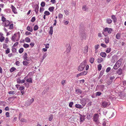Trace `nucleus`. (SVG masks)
I'll return each mask as SVG.
<instances>
[{
    "mask_svg": "<svg viewBox=\"0 0 126 126\" xmlns=\"http://www.w3.org/2000/svg\"><path fill=\"white\" fill-rule=\"evenodd\" d=\"M88 47L87 46H86L84 47L83 51L84 53L86 54L88 52Z\"/></svg>",
    "mask_w": 126,
    "mask_h": 126,
    "instance_id": "obj_13",
    "label": "nucleus"
},
{
    "mask_svg": "<svg viewBox=\"0 0 126 126\" xmlns=\"http://www.w3.org/2000/svg\"><path fill=\"white\" fill-rule=\"evenodd\" d=\"M38 26L37 25H35L34 27L33 30L35 31H36L38 29Z\"/></svg>",
    "mask_w": 126,
    "mask_h": 126,
    "instance_id": "obj_51",
    "label": "nucleus"
},
{
    "mask_svg": "<svg viewBox=\"0 0 126 126\" xmlns=\"http://www.w3.org/2000/svg\"><path fill=\"white\" fill-rule=\"evenodd\" d=\"M35 20V17H33L32 18L31 21L32 22H34Z\"/></svg>",
    "mask_w": 126,
    "mask_h": 126,
    "instance_id": "obj_57",
    "label": "nucleus"
},
{
    "mask_svg": "<svg viewBox=\"0 0 126 126\" xmlns=\"http://www.w3.org/2000/svg\"><path fill=\"white\" fill-rule=\"evenodd\" d=\"M5 115L7 117H10L9 113L8 112H7L5 113Z\"/></svg>",
    "mask_w": 126,
    "mask_h": 126,
    "instance_id": "obj_63",
    "label": "nucleus"
},
{
    "mask_svg": "<svg viewBox=\"0 0 126 126\" xmlns=\"http://www.w3.org/2000/svg\"><path fill=\"white\" fill-rule=\"evenodd\" d=\"M111 50V49L110 48H108L106 51V52L107 53H109Z\"/></svg>",
    "mask_w": 126,
    "mask_h": 126,
    "instance_id": "obj_52",
    "label": "nucleus"
},
{
    "mask_svg": "<svg viewBox=\"0 0 126 126\" xmlns=\"http://www.w3.org/2000/svg\"><path fill=\"white\" fill-rule=\"evenodd\" d=\"M119 75H120L122 74V69L121 68L118 69L116 72Z\"/></svg>",
    "mask_w": 126,
    "mask_h": 126,
    "instance_id": "obj_15",
    "label": "nucleus"
},
{
    "mask_svg": "<svg viewBox=\"0 0 126 126\" xmlns=\"http://www.w3.org/2000/svg\"><path fill=\"white\" fill-rule=\"evenodd\" d=\"M1 20L3 23L6 20V18L3 16H2L1 17Z\"/></svg>",
    "mask_w": 126,
    "mask_h": 126,
    "instance_id": "obj_53",
    "label": "nucleus"
},
{
    "mask_svg": "<svg viewBox=\"0 0 126 126\" xmlns=\"http://www.w3.org/2000/svg\"><path fill=\"white\" fill-rule=\"evenodd\" d=\"M44 9L43 7H41L40 9V13H42L44 10Z\"/></svg>",
    "mask_w": 126,
    "mask_h": 126,
    "instance_id": "obj_62",
    "label": "nucleus"
},
{
    "mask_svg": "<svg viewBox=\"0 0 126 126\" xmlns=\"http://www.w3.org/2000/svg\"><path fill=\"white\" fill-rule=\"evenodd\" d=\"M23 57L24 60H27L28 57L27 53H25L23 56Z\"/></svg>",
    "mask_w": 126,
    "mask_h": 126,
    "instance_id": "obj_29",
    "label": "nucleus"
},
{
    "mask_svg": "<svg viewBox=\"0 0 126 126\" xmlns=\"http://www.w3.org/2000/svg\"><path fill=\"white\" fill-rule=\"evenodd\" d=\"M53 27L51 26L49 28V34L52 35L53 33Z\"/></svg>",
    "mask_w": 126,
    "mask_h": 126,
    "instance_id": "obj_17",
    "label": "nucleus"
},
{
    "mask_svg": "<svg viewBox=\"0 0 126 126\" xmlns=\"http://www.w3.org/2000/svg\"><path fill=\"white\" fill-rule=\"evenodd\" d=\"M20 33L19 32L14 34L12 36L11 39L12 41L15 42L19 41L20 38Z\"/></svg>",
    "mask_w": 126,
    "mask_h": 126,
    "instance_id": "obj_1",
    "label": "nucleus"
},
{
    "mask_svg": "<svg viewBox=\"0 0 126 126\" xmlns=\"http://www.w3.org/2000/svg\"><path fill=\"white\" fill-rule=\"evenodd\" d=\"M112 22V20L110 18H107L106 20V22L108 24H111Z\"/></svg>",
    "mask_w": 126,
    "mask_h": 126,
    "instance_id": "obj_22",
    "label": "nucleus"
},
{
    "mask_svg": "<svg viewBox=\"0 0 126 126\" xmlns=\"http://www.w3.org/2000/svg\"><path fill=\"white\" fill-rule=\"evenodd\" d=\"M75 107L77 108H78L79 109H81L83 108V107L81 105L77 104L75 105Z\"/></svg>",
    "mask_w": 126,
    "mask_h": 126,
    "instance_id": "obj_23",
    "label": "nucleus"
},
{
    "mask_svg": "<svg viewBox=\"0 0 126 126\" xmlns=\"http://www.w3.org/2000/svg\"><path fill=\"white\" fill-rule=\"evenodd\" d=\"M34 101V99L33 98H32L30 100H27L25 104L27 106H29Z\"/></svg>",
    "mask_w": 126,
    "mask_h": 126,
    "instance_id": "obj_4",
    "label": "nucleus"
},
{
    "mask_svg": "<svg viewBox=\"0 0 126 126\" xmlns=\"http://www.w3.org/2000/svg\"><path fill=\"white\" fill-rule=\"evenodd\" d=\"M120 36L121 33H118L116 34V37L117 39H120Z\"/></svg>",
    "mask_w": 126,
    "mask_h": 126,
    "instance_id": "obj_26",
    "label": "nucleus"
},
{
    "mask_svg": "<svg viewBox=\"0 0 126 126\" xmlns=\"http://www.w3.org/2000/svg\"><path fill=\"white\" fill-rule=\"evenodd\" d=\"M94 58L93 57H92L90 59L89 61L91 63H93L94 62Z\"/></svg>",
    "mask_w": 126,
    "mask_h": 126,
    "instance_id": "obj_36",
    "label": "nucleus"
},
{
    "mask_svg": "<svg viewBox=\"0 0 126 126\" xmlns=\"http://www.w3.org/2000/svg\"><path fill=\"white\" fill-rule=\"evenodd\" d=\"M86 64V61L84 60L78 67V70L79 71H82L84 68Z\"/></svg>",
    "mask_w": 126,
    "mask_h": 126,
    "instance_id": "obj_2",
    "label": "nucleus"
},
{
    "mask_svg": "<svg viewBox=\"0 0 126 126\" xmlns=\"http://www.w3.org/2000/svg\"><path fill=\"white\" fill-rule=\"evenodd\" d=\"M63 14L59 13L58 15V17L59 19H61L63 18Z\"/></svg>",
    "mask_w": 126,
    "mask_h": 126,
    "instance_id": "obj_41",
    "label": "nucleus"
},
{
    "mask_svg": "<svg viewBox=\"0 0 126 126\" xmlns=\"http://www.w3.org/2000/svg\"><path fill=\"white\" fill-rule=\"evenodd\" d=\"M16 92L15 91H11L9 92L8 93L10 94H15Z\"/></svg>",
    "mask_w": 126,
    "mask_h": 126,
    "instance_id": "obj_46",
    "label": "nucleus"
},
{
    "mask_svg": "<svg viewBox=\"0 0 126 126\" xmlns=\"http://www.w3.org/2000/svg\"><path fill=\"white\" fill-rule=\"evenodd\" d=\"M69 11L68 10H64V12L65 14L67 16L69 14V12H68Z\"/></svg>",
    "mask_w": 126,
    "mask_h": 126,
    "instance_id": "obj_54",
    "label": "nucleus"
},
{
    "mask_svg": "<svg viewBox=\"0 0 126 126\" xmlns=\"http://www.w3.org/2000/svg\"><path fill=\"white\" fill-rule=\"evenodd\" d=\"M100 55L102 57L105 58L106 56V54L105 52H101L100 53Z\"/></svg>",
    "mask_w": 126,
    "mask_h": 126,
    "instance_id": "obj_18",
    "label": "nucleus"
},
{
    "mask_svg": "<svg viewBox=\"0 0 126 126\" xmlns=\"http://www.w3.org/2000/svg\"><path fill=\"white\" fill-rule=\"evenodd\" d=\"M13 28V24H11L10 25L9 29H12Z\"/></svg>",
    "mask_w": 126,
    "mask_h": 126,
    "instance_id": "obj_64",
    "label": "nucleus"
},
{
    "mask_svg": "<svg viewBox=\"0 0 126 126\" xmlns=\"http://www.w3.org/2000/svg\"><path fill=\"white\" fill-rule=\"evenodd\" d=\"M119 67V66L118 65L117 63H116L113 67V68L115 70H116Z\"/></svg>",
    "mask_w": 126,
    "mask_h": 126,
    "instance_id": "obj_31",
    "label": "nucleus"
},
{
    "mask_svg": "<svg viewBox=\"0 0 126 126\" xmlns=\"http://www.w3.org/2000/svg\"><path fill=\"white\" fill-rule=\"evenodd\" d=\"M54 7L53 6H52L50 7H49L48 8V10L50 12H53L54 11Z\"/></svg>",
    "mask_w": 126,
    "mask_h": 126,
    "instance_id": "obj_28",
    "label": "nucleus"
},
{
    "mask_svg": "<svg viewBox=\"0 0 126 126\" xmlns=\"http://www.w3.org/2000/svg\"><path fill=\"white\" fill-rule=\"evenodd\" d=\"M103 61V58L101 57H99L97 59V62L98 63H100Z\"/></svg>",
    "mask_w": 126,
    "mask_h": 126,
    "instance_id": "obj_19",
    "label": "nucleus"
},
{
    "mask_svg": "<svg viewBox=\"0 0 126 126\" xmlns=\"http://www.w3.org/2000/svg\"><path fill=\"white\" fill-rule=\"evenodd\" d=\"M3 34L2 33H0V41L2 42L5 40V37L3 36Z\"/></svg>",
    "mask_w": 126,
    "mask_h": 126,
    "instance_id": "obj_12",
    "label": "nucleus"
},
{
    "mask_svg": "<svg viewBox=\"0 0 126 126\" xmlns=\"http://www.w3.org/2000/svg\"><path fill=\"white\" fill-rule=\"evenodd\" d=\"M104 85H102L99 86V88L100 90L103 91L104 89Z\"/></svg>",
    "mask_w": 126,
    "mask_h": 126,
    "instance_id": "obj_34",
    "label": "nucleus"
},
{
    "mask_svg": "<svg viewBox=\"0 0 126 126\" xmlns=\"http://www.w3.org/2000/svg\"><path fill=\"white\" fill-rule=\"evenodd\" d=\"M20 121L21 122H27L26 120L23 118H22L20 120Z\"/></svg>",
    "mask_w": 126,
    "mask_h": 126,
    "instance_id": "obj_59",
    "label": "nucleus"
},
{
    "mask_svg": "<svg viewBox=\"0 0 126 126\" xmlns=\"http://www.w3.org/2000/svg\"><path fill=\"white\" fill-rule=\"evenodd\" d=\"M84 116L80 115V123H82L83 121L84 120Z\"/></svg>",
    "mask_w": 126,
    "mask_h": 126,
    "instance_id": "obj_20",
    "label": "nucleus"
},
{
    "mask_svg": "<svg viewBox=\"0 0 126 126\" xmlns=\"http://www.w3.org/2000/svg\"><path fill=\"white\" fill-rule=\"evenodd\" d=\"M3 48L4 49H6L8 47L6 44L4 43L3 44Z\"/></svg>",
    "mask_w": 126,
    "mask_h": 126,
    "instance_id": "obj_45",
    "label": "nucleus"
},
{
    "mask_svg": "<svg viewBox=\"0 0 126 126\" xmlns=\"http://www.w3.org/2000/svg\"><path fill=\"white\" fill-rule=\"evenodd\" d=\"M110 104L109 102H103L102 103V106L104 108H106Z\"/></svg>",
    "mask_w": 126,
    "mask_h": 126,
    "instance_id": "obj_6",
    "label": "nucleus"
},
{
    "mask_svg": "<svg viewBox=\"0 0 126 126\" xmlns=\"http://www.w3.org/2000/svg\"><path fill=\"white\" fill-rule=\"evenodd\" d=\"M102 65L101 64H99L98 65V71H100L101 69Z\"/></svg>",
    "mask_w": 126,
    "mask_h": 126,
    "instance_id": "obj_40",
    "label": "nucleus"
},
{
    "mask_svg": "<svg viewBox=\"0 0 126 126\" xmlns=\"http://www.w3.org/2000/svg\"><path fill=\"white\" fill-rule=\"evenodd\" d=\"M101 94V93L100 92H96L95 93L96 95L97 96H99Z\"/></svg>",
    "mask_w": 126,
    "mask_h": 126,
    "instance_id": "obj_43",
    "label": "nucleus"
},
{
    "mask_svg": "<svg viewBox=\"0 0 126 126\" xmlns=\"http://www.w3.org/2000/svg\"><path fill=\"white\" fill-rule=\"evenodd\" d=\"M41 6L44 7L45 6V3L44 2H42L41 3Z\"/></svg>",
    "mask_w": 126,
    "mask_h": 126,
    "instance_id": "obj_56",
    "label": "nucleus"
},
{
    "mask_svg": "<svg viewBox=\"0 0 126 126\" xmlns=\"http://www.w3.org/2000/svg\"><path fill=\"white\" fill-rule=\"evenodd\" d=\"M44 14L45 15H46L47 16H49L50 14V13L47 11H45L44 13Z\"/></svg>",
    "mask_w": 126,
    "mask_h": 126,
    "instance_id": "obj_38",
    "label": "nucleus"
},
{
    "mask_svg": "<svg viewBox=\"0 0 126 126\" xmlns=\"http://www.w3.org/2000/svg\"><path fill=\"white\" fill-rule=\"evenodd\" d=\"M87 71H85L82 72H81V73H82V75H85L87 74Z\"/></svg>",
    "mask_w": 126,
    "mask_h": 126,
    "instance_id": "obj_58",
    "label": "nucleus"
},
{
    "mask_svg": "<svg viewBox=\"0 0 126 126\" xmlns=\"http://www.w3.org/2000/svg\"><path fill=\"white\" fill-rule=\"evenodd\" d=\"M53 118V116L52 114H50L49 118V120L50 121H52Z\"/></svg>",
    "mask_w": 126,
    "mask_h": 126,
    "instance_id": "obj_37",
    "label": "nucleus"
},
{
    "mask_svg": "<svg viewBox=\"0 0 126 126\" xmlns=\"http://www.w3.org/2000/svg\"><path fill=\"white\" fill-rule=\"evenodd\" d=\"M23 48H21L19 50V52L20 53H22L23 51Z\"/></svg>",
    "mask_w": 126,
    "mask_h": 126,
    "instance_id": "obj_42",
    "label": "nucleus"
},
{
    "mask_svg": "<svg viewBox=\"0 0 126 126\" xmlns=\"http://www.w3.org/2000/svg\"><path fill=\"white\" fill-rule=\"evenodd\" d=\"M112 31V30L111 28H106L103 30L102 33L105 36H106V35L105 34V32H107L109 34H110Z\"/></svg>",
    "mask_w": 126,
    "mask_h": 126,
    "instance_id": "obj_3",
    "label": "nucleus"
},
{
    "mask_svg": "<svg viewBox=\"0 0 126 126\" xmlns=\"http://www.w3.org/2000/svg\"><path fill=\"white\" fill-rule=\"evenodd\" d=\"M12 52L13 53H15L16 51V49L15 48H13L12 49Z\"/></svg>",
    "mask_w": 126,
    "mask_h": 126,
    "instance_id": "obj_61",
    "label": "nucleus"
},
{
    "mask_svg": "<svg viewBox=\"0 0 126 126\" xmlns=\"http://www.w3.org/2000/svg\"><path fill=\"white\" fill-rule=\"evenodd\" d=\"M105 43L106 44H108L109 42V38L108 37H106L105 38Z\"/></svg>",
    "mask_w": 126,
    "mask_h": 126,
    "instance_id": "obj_33",
    "label": "nucleus"
},
{
    "mask_svg": "<svg viewBox=\"0 0 126 126\" xmlns=\"http://www.w3.org/2000/svg\"><path fill=\"white\" fill-rule=\"evenodd\" d=\"M5 53L6 54H8L10 52V49L9 48H8L7 49L5 50Z\"/></svg>",
    "mask_w": 126,
    "mask_h": 126,
    "instance_id": "obj_49",
    "label": "nucleus"
},
{
    "mask_svg": "<svg viewBox=\"0 0 126 126\" xmlns=\"http://www.w3.org/2000/svg\"><path fill=\"white\" fill-rule=\"evenodd\" d=\"M47 52H45L43 53L42 56V60L44 59L47 56Z\"/></svg>",
    "mask_w": 126,
    "mask_h": 126,
    "instance_id": "obj_30",
    "label": "nucleus"
},
{
    "mask_svg": "<svg viewBox=\"0 0 126 126\" xmlns=\"http://www.w3.org/2000/svg\"><path fill=\"white\" fill-rule=\"evenodd\" d=\"M16 70V68L14 67H12L10 69V71L11 72H14Z\"/></svg>",
    "mask_w": 126,
    "mask_h": 126,
    "instance_id": "obj_39",
    "label": "nucleus"
},
{
    "mask_svg": "<svg viewBox=\"0 0 126 126\" xmlns=\"http://www.w3.org/2000/svg\"><path fill=\"white\" fill-rule=\"evenodd\" d=\"M110 69H111V68L110 67H108L107 68V69L106 70V72L107 73H108L110 71Z\"/></svg>",
    "mask_w": 126,
    "mask_h": 126,
    "instance_id": "obj_60",
    "label": "nucleus"
},
{
    "mask_svg": "<svg viewBox=\"0 0 126 126\" xmlns=\"http://www.w3.org/2000/svg\"><path fill=\"white\" fill-rule=\"evenodd\" d=\"M123 61L122 59H120L116 63L119 67L123 64Z\"/></svg>",
    "mask_w": 126,
    "mask_h": 126,
    "instance_id": "obj_8",
    "label": "nucleus"
},
{
    "mask_svg": "<svg viewBox=\"0 0 126 126\" xmlns=\"http://www.w3.org/2000/svg\"><path fill=\"white\" fill-rule=\"evenodd\" d=\"M24 79L25 80H26L27 82L29 83H32V79L31 78H29L28 79H27V77H25Z\"/></svg>",
    "mask_w": 126,
    "mask_h": 126,
    "instance_id": "obj_14",
    "label": "nucleus"
},
{
    "mask_svg": "<svg viewBox=\"0 0 126 126\" xmlns=\"http://www.w3.org/2000/svg\"><path fill=\"white\" fill-rule=\"evenodd\" d=\"M27 29L28 31L32 32L33 31V29L32 27H30L29 26H28L27 27Z\"/></svg>",
    "mask_w": 126,
    "mask_h": 126,
    "instance_id": "obj_24",
    "label": "nucleus"
},
{
    "mask_svg": "<svg viewBox=\"0 0 126 126\" xmlns=\"http://www.w3.org/2000/svg\"><path fill=\"white\" fill-rule=\"evenodd\" d=\"M4 26L5 27L8 26L10 24V22L8 20H6L3 23Z\"/></svg>",
    "mask_w": 126,
    "mask_h": 126,
    "instance_id": "obj_9",
    "label": "nucleus"
},
{
    "mask_svg": "<svg viewBox=\"0 0 126 126\" xmlns=\"http://www.w3.org/2000/svg\"><path fill=\"white\" fill-rule=\"evenodd\" d=\"M61 83L62 85L63 86L66 83L65 80H63L61 81Z\"/></svg>",
    "mask_w": 126,
    "mask_h": 126,
    "instance_id": "obj_50",
    "label": "nucleus"
},
{
    "mask_svg": "<svg viewBox=\"0 0 126 126\" xmlns=\"http://www.w3.org/2000/svg\"><path fill=\"white\" fill-rule=\"evenodd\" d=\"M93 120L95 122H98V121L99 115L97 113L94 114L93 117Z\"/></svg>",
    "mask_w": 126,
    "mask_h": 126,
    "instance_id": "obj_5",
    "label": "nucleus"
},
{
    "mask_svg": "<svg viewBox=\"0 0 126 126\" xmlns=\"http://www.w3.org/2000/svg\"><path fill=\"white\" fill-rule=\"evenodd\" d=\"M5 40V43H8L9 42H10L9 40L8 37H6Z\"/></svg>",
    "mask_w": 126,
    "mask_h": 126,
    "instance_id": "obj_35",
    "label": "nucleus"
},
{
    "mask_svg": "<svg viewBox=\"0 0 126 126\" xmlns=\"http://www.w3.org/2000/svg\"><path fill=\"white\" fill-rule=\"evenodd\" d=\"M11 8L12 9V11L14 14H17V12L16 9L14 6L13 5H12L11 6Z\"/></svg>",
    "mask_w": 126,
    "mask_h": 126,
    "instance_id": "obj_11",
    "label": "nucleus"
},
{
    "mask_svg": "<svg viewBox=\"0 0 126 126\" xmlns=\"http://www.w3.org/2000/svg\"><path fill=\"white\" fill-rule=\"evenodd\" d=\"M80 103L83 106H85L86 104L85 100L83 99L80 100Z\"/></svg>",
    "mask_w": 126,
    "mask_h": 126,
    "instance_id": "obj_16",
    "label": "nucleus"
},
{
    "mask_svg": "<svg viewBox=\"0 0 126 126\" xmlns=\"http://www.w3.org/2000/svg\"><path fill=\"white\" fill-rule=\"evenodd\" d=\"M25 80L24 79L21 80L19 78H18L17 79V82L18 83L22 84L25 82Z\"/></svg>",
    "mask_w": 126,
    "mask_h": 126,
    "instance_id": "obj_10",
    "label": "nucleus"
},
{
    "mask_svg": "<svg viewBox=\"0 0 126 126\" xmlns=\"http://www.w3.org/2000/svg\"><path fill=\"white\" fill-rule=\"evenodd\" d=\"M29 45L27 44H25L23 45V47L25 48H28L29 47Z\"/></svg>",
    "mask_w": 126,
    "mask_h": 126,
    "instance_id": "obj_44",
    "label": "nucleus"
},
{
    "mask_svg": "<svg viewBox=\"0 0 126 126\" xmlns=\"http://www.w3.org/2000/svg\"><path fill=\"white\" fill-rule=\"evenodd\" d=\"M99 47V45L97 44L95 45L94 46V48L95 50H97Z\"/></svg>",
    "mask_w": 126,
    "mask_h": 126,
    "instance_id": "obj_55",
    "label": "nucleus"
},
{
    "mask_svg": "<svg viewBox=\"0 0 126 126\" xmlns=\"http://www.w3.org/2000/svg\"><path fill=\"white\" fill-rule=\"evenodd\" d=\"M107 122V120L105 119H103V122L102 123V125L103 126H105L106 123Z\"/></svg>",
    "mask_w": 126,
    "mask_h": 126,
    "instance_id": "obj_32",
    "label": "nucleus"
},
{
    "mask_svg": "<svg viewBox=\"0 0 126 126\" xmlns=\"http://www.w3.org/2000/svg\"><path fill=\"white\" fill-rule=\"evenodd\" d=\"M33 7L35 9L34 11L36 14H37L38 11L39 7L38 5L36 4H35L33 6Z\"/></svg>",
    "mask_w": 126,
    "mask_h": 126,
    "instance_id": "obj_7",
    "label": "nucleus"
},
{
    "mask_svg": "<svg viewBox=\"0 0 126 126\" xmlns=\"http://www.w3.org/2000/svg\"><path fill=\"white\" fill-rule=\"evenodd\" d=\"M25 41L27 42H29L30 41V38L28 37H26L25 39Z\"/></svg>",
    "mask_w": 126,
    "mask_h": 126,
    "instance_id": "obj_47",
    "label": "nucleus"
},
{
    "mask_svg": "<svg viewBox=\"0 0 126 126\" xmlns=\"http://www.w3.org/2000/svg\"><path fill=\"white\" fill-rule=\"evenodd\" d=\"M23 64L24 65H27L29 64V63L27 61H23Z\"/></svg>",
    "mask_w": 126,
    "mask_h": 126,
    "instance_id": "obj_48",
    "label": "nucleus"
},
{
    "mask_svg": "<svg viewBox=\"0 0 126 126\" xmlns=\"http://www.w3.org/2000/svg\"><path fill=\"white\" fill-rule=\"evenodd\" d=\"M77 94H81L82 93L81 91L79 89H77L75 90Z\"/></svg>",
    "mask_w": 126,
    "mask_h": 126,
    "instance_id": "obj_27",
    "label": "nucleus"
},
{
    "mask_svg": "<svg viewBox=\"0 0 126 126\" xmlns=\"http://www.w3.org/2000/svg\"><path fill=\"white\" fill-rule=\"evenodd\" d=\"M112 19H113L114 22H116L117 19L115 15H112L111 16Z\"/></svg>",
    "mask_w": 126,
    "mask_h": 126,
    "instance_id": "obj_21",
    "label": "nucleus"
},
{
    "mask_svg": "<svg viewBox=\"0 0 126 126\" xmlns=\"http://www.w3.org/2000/svg\"><path fill=\"white\" fill-rule=\"evenodd\" d=\"M82 9L84 11H87L88 10V8L86 6V5H84L82 8Z\"/></svg>",
    "mask_w": 126,
    "mask_h": 126,
    "instance_id": "obj_25",
    "label": "nucleus"
}]
</instances>
